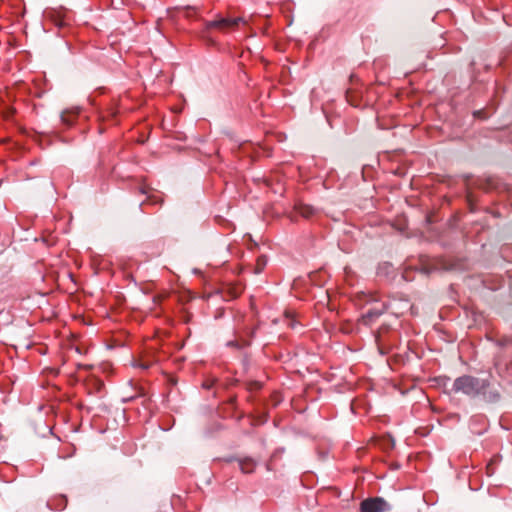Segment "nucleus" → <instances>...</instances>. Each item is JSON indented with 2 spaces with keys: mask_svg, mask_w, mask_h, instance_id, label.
<instances>
[{
  "mask_svg": "<svg viewBox=\"0 0 512 512\" xmlns=\"http://www.w3.org/2000/svg\"><path fill=\"white\" fill-rule=\"evenodd\" d=\"M240 23H245V20L242 17L237 18H221L219 20L210 21L207 23V28H218L221 30H226L230 28H234L238 26Z\"/></svg>",
  "mask_w": 512,
  "mask_h": 512,
  "instance_id": "5",
  "label": "nucleus"
},
{
  "mask_svg": "<svg viewBox=\"0 0 512 512\" xmlns=\"http://www.w3.org/2000/svg\"><path fill=\"white\" fill-rule=\"evenodd\" d=\"M285 316H286V318H288L290 320H294L297 317V315L294 313V311H291V310H287L285 312Z\"/></svg>",
  "mask_w": 512,
  "mask_h": 512,
  "instance_id": "12",
  "label": "nucleus"
},
{
  "mask_svg": "<svg viewBox=\"0 0 512 512\" xmlns=\"http://www.w3.org/2000/svg\"><path fill=\"white\" fill-rule=\"evenodd\" d=\"M78 113L79 111L77 108L67 109L61 114V120L65 125L70 126L74 123Z\"/></svg>",
  "mask_w": 512,
  "mask_h": 512,
  "instance_id": "6",
  "label": "nucleus"
},
{
  "mask_svg": "<svg viewBox=\"0 0 512 512\" xmlns=\"http://www.w3.org/2000/svg\"><path fill=\"white\" fill-rule=\"evenodd\" d=\"M298 214L304 218H310L315 214V209L307 204H299L296 206Z\"/></svg>",
  "mask_w": 512,
  "mask_h": 512,
  "instance_id": "8",
  "label": "nucleus"
},
{
  "mask_svg": "<svg viewBox=\"0 0 512 512\" xmlns=\"http://www.w3.org/2000/svg\"><path fill=\"white\" fill-rule=\"evenodd\" d=\"M239 467L243 473H252L256 467V462L252 458H243L239 460Z\"/></svg>",
  "mask_w": 512,
  "mask_h": 512,
  "instance_id": "7",
  "label": "nucleus"
},
{
  "mask_svg": "<svg viewBox=\"0 0 512 512\" xmlns=\"http://www.w3.org/2000/svg\"><path fill=\"white\" fill-rule=\"evenodd\" d=\"M385 305L375 300L372 296H369L365 306L364 312L362 314V320H371L373 318H378L382 315L384 311Z\"/></svg>",
  "mask_w": 512,
  "mask_h": 512,
  "instance_id": "2",
  "label": "nucleus"
},
{
  "mask_svg": "<svg viewBox=\"0 0 512 512\" xmlns=\"http://www.w3.org/2000/svg\"><path fill=\"white\" fill-rule=\"evenodd\" d=\"M133 365L135 367H138V368H141L143 370H147L150 368L151 366V362L150 361H141V360H137L133 363Z\"/></svg>",
  "mask_w": 512,
  "mask_h": 512,
  "instance_id": "11",
  "label": "nucleus"
},
{
  "mask_svg": "<svg viewBox=\"0 0 512 512\" xmlns=\"http://www.w3.org/2000/svg\"><path fill=\"white\" fill-rule=\"evenodd\" d=\"M267 263V259L265 256H260L257 259V265H256V273H261L264 269L265 265Z\"/></svg>",
  "mask_w": 512,
  "mask_h": 512,
  "instance_id": "10",
  "label": "nucleus"
},
{
  "mask_svg": "<svg viewBox=\"0 0 512 512\" xmlns=\"http://www.w3.org/2000/svg\"><path fill=\"white\" fill-rule=\"evenodd\" d=\"M84 385L89 395H94L100 398L103 397L105 386L104 382L100 378L91 375L87 377V379L84 382Z\"/></svg>",
  "mask_w": 512,
  "mask_h": 512,
  "instance_id": "3",
  "label": "nucleus"
},
{
  "mask_svg": "<svg viewBox=\"0 0 512 512\" xmlns=\"http://www.w3.org/2000/svg\"><path fill=\"white\" fill-rule=\"evenodd\" d=\"M387 509L388 504L382 498H369L360 505V512H384Z\"/></svg>",
  "mask_w": 512,
  "mask_h": 512,
  "instance_id": "4",
  "label": "nucleus"
},
{
  "mask_svg": "<svg viewBox=\"0 0 512 512\" xmlns=\"http://www.w3.org/2000/svg\"><path fill=\"white\" fill-rule=\"evenodd\" d=\"M249 345L248 339H246L242 334L238 336V340L228 341L227 346L234 347V348H240L242 346Z\"/></svg>",
  "mask_w": 512,
  "mask_h": 512,
  "instance_id": "9",
  "label": "nucleus"
},
{
  "mask_svg": "<svg viewBox=\"0 0 512 512\" xmlns=\"http://www.w3.org/2000/svg\"><path fill=\"white\" fill-rule=\"evenodd\" d=\"M490 383L485 379H479L470 375H463L456 378L453 382L452 391L463 393L469 397L486 395Z\"/></svg>",
  "mask_w": 512,
  "mask_h": 512,
  "instance_id": "1",
  "label": "nucleus"
},
{
  "mask_svg": "<svg viewBox=\"0 0 512 512\" xmlns=\"http://www.w3.org/2000/svg\"><path fill=\"white\" fill-rule=\"evenodd\" d=\"M189 10H190L189 8H186V15H187V16H189V15H190V14H189Z\"/></svg>",
  "mask_w": 512,
  "mask_h": 512,
  "instance_id": "14",
  "label": "nucleus"
},
{
  "mask_svg": "<svg viewBox=\"0 0 512 512\" xmlns=\"http://www.w3.org/2000/svg\"><path fill=\"white\" fill-rule=\"evenodd\" d=\"M497 397H498V394L493 393V394L489 397V399H490V400H492V399H496Z\"/></svg>",
  "mask_w": 512,
  "mask_h": 512,
  "instance_id": "13",
  "label": "nucleus"
}]
</instances>
